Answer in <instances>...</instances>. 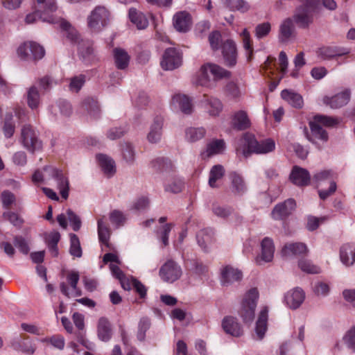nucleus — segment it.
<instances>
[{"label": "nucleus", "instance_id": "nucleus-41", "mask_svg": "<svg viewBox=\"0 0 355 355\" xmlns=\"http://www.w3.org/2000/svg\"><path fill=\"white\" fill-rule=\"evenodd\" d=\"M230 179L232 182V191L236 194L241 195L247 189L245 183L243 178L236 173H232L230 174Z\"/></svg>", "mask_w": 355, "mask_h": 355}, {"label": "nucleus", "instance_id": "nucleus-30", "mask_svg": "<svg viewBox=\"0 0 355 355\" xmlns=\"http://www.w3.org/2000/svg\"><path fill=\"white\" fill-rule=\"evenodd\" d=\"M268 313V309L264 307L259 315L255 327L256 336L258 340L263 339L267 330Z\"/></svg>", "mask_w": 355, "mask_h": 355}, {"label": "nucleus", "instance_id": "nucleus-33", "mask_svg": "<svg viewBox=\"0 0 355 355\" xmlns=\"http://www.w3.org/2000/svg\"><path fill=\"white\" fill-rule=\"evenodd\" d=\"M234 128L239 130H243L248 128L250 125V121L247 113L243 110L235 112L232 120Z\"/></svg>", "mask_w": 355, "mask_h": 355}, {"label": "nucleus", "instance_id": "nucleus-3", "mask_svg": "<svg viewBox=\"0 0 355 355\" xmlns=\"http://www.w3.org/2000/svg\"><path fill=\"white\" fill-rule=\"evenodd\" d=\"M241 142L245 147L243 149L236 148L238 153H242L248 157L251 153L264 154L272 152L275 148V141L268 139L260 142L257 141L254 135L246 133L241 139Z\"/></svg>", "mask_w": 355, "mask_h": 355}, {"label": "nucleus", "instance_id": "nucleus-10", "mask_svg": "<svg viewBox=\"0 0 355 355\" xmlns=\"http://www.w3.org/2000/svg\"><path fill=\"white\" fill-rule=\"evenodd\" d=\"M161 67L164 70H174L182 64V53L180 49L170 47L165 50L161 61Z\"/></svg>", "mask_w": 355, "mask_h": 355}, {"label": "nucleus", "instance_id": "nucleus-4", "mask_svg": "<svg viewBox=\"0 0 355 355\" xmlns=\"http://www.w3.org/2000/svg\"><path fill=\"white\" fill-rule=\"evenodd\" d=\"M304 4L296 8L292 19L299 28H308L313 22V13L317 3L311 0H302Z\"/></svg>", "mask_w": 355, "mask_h": 355}, {"label": "nucleus", "instance_id": "nucleus-13", "mask_svg": "<svg viewBox=\"0 0 355 355\" xmlns=\"http://www.w3.org/2000/svg\"><path fill=\"white\" fill-rule=\"evenodd\" d=\"M182 275L181 268L173 261L168 260L160 268L159 275L166 282L173 283Z\"/></svg>", "mask_w": 355, "mask_h": 355}, {"label": "nucleus", "instance_id": "nucleus-54", "mask_svg": "<svg viewBox=\"0 0 355 355\" xmlns=\"http://www.w3.org/2000/svg\"><path fill=\"white\" fill-rule=\"evenodd\" d=\"M83 103L91 116L94 118L99 116V107L96 100L92 98H87L84 101Z\"/></svg>", "mask_w": 355, "mask_h": 355}, {"label": "nucleus", "instance_id": "nucleus-37", "mask_svg": "<svg viewBox=\"0 0 355 355\" xmlns=\"http://www.w3.org/2000/svg\"><path fill=\"white\" fill-rule=\"evenodd\" d=\"M281 96L283 99L294 107L301 108L303 105V98L302 96L297 93L284 89L282 92Z\"/></svg>", "mask_w": 355, "mask_h": 355}, {"label": "nucleus", "instance_id": "nucleus-12", "mask_svg": "<svg viewBox=\"0 0 355 355\" xmlns=\"http://www.w3.org/2000/svg\"><path fill=\"white\" fill-rule=\"evenodd\" d=\"M44 171L56 181L62 198L67 199L69 196V180L64 175L62 171L52 166H45Z\"/></svg>", "mask_w": 355, "mask_h": 355}, {"label": "nucleus", "instance_id": "nucleus-28", "mask_svg": "<svg viewBox=\"0 0 355 355\" xmlns=\"http://www.w3.org/2000/svg\"><path fill=\"white\" fill-rule=\"evenodd\" d=\"M224 331L232 336L239 337L243 334V329L236 319L229 316L225 317L222 322Z\"/></svg>", "mask_w": 355, "mask_h": 355}, {"label": "nucleus", "instance_id": "nucleus-9", "mask_svg": "<svg viewBox=\"0 0 355 355\" xmlns=\"http://www.w3.org/2000/svg\"><path fill=\"white\" fill-rule=\"evenodd\" d=\"M36 12H40L41 20L51 24H55L59 17L53 15L57 10L55 0H36Z\"/></svg>", "mask_w": 355, "mask_h": 355}, {"label": "nucleus", "instance_id": "nucleus-7", "mask_svg": "<svg viewBox=\"0 0 355 355\" xmlns=\"http://www.w3.org/2000/svg\"><path fill=\"white\" fill-rule=\"evenodd\" d=\"M17 53L21 60L28 61L42 59L44 56L45 51L36 42H26L18 47Z\"/></svg>", "mask_w": 355, "mask_h": 355}, {"label": "nucleus", "instance_id": "nucleus-39", "mask_svg": "<svg viewBox=\"0 0 355 355\" xmlns=\"http://www.w3.org/2000/svg\"><path fill=\"white\" fill-rule=\"evenodd\" d=\"M55 24H58L60 27L66 32V37L72 42H78L79 34L78 31L71 26L66 20L60 18Z\"/></svg>", "mask_w": 355, "mask_h": 355}, {"label": "nucleus", "instance_id": "nucleus-21", "mask_svg": "<svg viewBox=\"0 0 355 355\" xmlns=\"http://www.w3.org/2000/svg\"><path fill=\"white\" fill-rule=\"evenodd\" d=\"M171 106L180 110L185 114H190L193 112L191 100L184 94H175L171 99Z\"/></svg>", "mask_w": 355, "mask_h": 355}, {"label": "nucleus", "instance_id": "nucleus-38", "mask_svg": "<svg viewBox=\"0 0 355 355\" xmlns=\"http://www.w3.org/2000/svg\"><path fill=\"white\" fill-rule=\"evenodd\" d=\"M60 239V234L58 232L53 231L45 236V242L48 245L49 250L53 257H57L58 254V243Z\"/></svg>", "mask_w": 355, "mask_h": 355}, {"label": "nucleus", "instance_id": "nucleus-14", "mask_svg": "<svg viewBox=\"0 0 355 355\" xmlns=\"http://www.w3.org/2000/svg\"><path fill=\"white\" fill-rule=\"evenodd\" d=\"M67 282L69 284L71 288V292H69V289L65 282H62L60 285V291L63 295L67 297L80 296L82 292L80 289L77 287L79 281V274L77 272L71 271L69 272L67 276Z\"/></svg>", "mask_w": 355, "mask_h": 355}, {"label": "nucleus", "instance_id": "nucleus-40", "mask_svg": "<svg viewBox=\"0 0 355 355\" xmlns=\"http://www.w3.org/2000/svg\"><path fill=\"white\" fill-rule=\"evenodd\" d=\"M205 101L207 105L208 113L210 116H216L223 110V104L220 100L213 97L204 96Z\"/></svg>", "mask_w": 355, "mask_h": 355}, {"label": "nucleus", "instance_id": "nucleus-43", "mask_svg": "<svg viewBox=\"0 0 355 355\" xmlns=\"http://www.w3.org/2000/svg\"><path fill=\"white\" fill-rule=\"evenodd\" d=\"M28 336L24 335V334H20L18 338H17L12 343V347L15 349H20L21 351L28 353V354H33L35 351V347L30 345H26V340H28Z\"/></svg>", "mask_w": 355, "mask_h": 355}, {"label": "nucleus", "instance_id": "nucleus-15", "mask_svg": "<svg viewBox=\"0 0 355 355\" xmlns=\"http://www.w3.org/2000/svg\"><path fill=\"white\" fill-rule=\"evenodd\" d=\"M350 97V89H345L333 96H324L322 101L324 105H329L332 109H338L346 105L349 101Z\"/></svg>", "mask_w": 355, "mask_h": 355}, {"label": "nucleus", "instance_id": "nucleus-51", "mask_svg": "<svg viewBox=\"0 0 355 355\" xmlns=\"http://www.w3.org/2000/svg\"><path fill=\"white\" fill-rule=\"evenodd\" d=\"M299 268L304 272L310 274H318L320 272V268L316 265L312 263L310 260L301 259L298 263Z\"/></svg>", "mask_w": 355, "mask_h": 355}, {"label": "nucleus", "instance_id": "nucleus-1", "mask_svg": "<svg viewBox=\"0 0 355 355\" xmlns=\"http://www.w3.org/2000/svg\"><path fill=\"white\" fill-rule=\"evenodd\" d=\"M151 166L157 171L162 173L166 178L164 182L166 191L177 193L184 187L183 181L174 173V166L172 162L165 157H159L151 162Z\"/></svg>", "mask_w": 355, "mask_h": 355}, {"label": "nucleus", "instance_id": "nucleus-26", "mask_svg": "<svg viewBox=\"0 0 355 355\" xmlns=\"http://www.w3.org/2000/svg\"><path fill=\"white\" fill-rule=\"evenodd\" d=\"M173 25L179 32H187L189 30L191 24L190 15L186 11L177 12L173 16Z\"/></svg>", "mask_w": 355, "mask_h": 355}, {"label": "nucleus", "instance_id": "nucleus-19", "mask_svg": "<svg viewBox=\"0 0 355 355\" xmlns=\"http://www.w3.org/2000/svg\"><path fill=\"white\" fill-rule=\"evenodd\" d=\"M222 53L225 64L233 67L236 63L237 50L235 42L232 40H227L222 45Z\"/></svg>", "mask_w": 355, "mask_h": 355}, {"label": "nucleus", "instance_id": "nucleus-50", "mask_svg": "<svg viewBox=\"0 0 355 355\" xmlns=\"http://www.w3.org/2000/svg\"><path fill=\"white\" fill-rule=\"evenodd\" d=\"M224 175V168L221 165H216L212 167L209 173V184L211 187H216V182Z\"/></svg>", "mask_w": 355, "mask_h": 355}, {"label": "nucleus", "instance_id": "nucleus-63", "mask_svg": "<svg viewBox=\"0 0 355 355\" xmlns=\"http://www.w3.org/2000/svg\"><path fill=\"white\" fill-rule=\"evenodd\" d=\"M149 207V200L148 198L142 196L136 199L132 206V209L136 211H143Z\"/></svg>", "mask_w": 355, "mask_h": 355}, {"label": "nucleus", "instance_id": "nucleus-5", "mask_svg": "<svg viewBox=\"0 0 355 355\" xmlns=\"http://www.w3.org/2000/svg\"><path fill=\"white\" fill-rule=\"evenodd\" d=\"M259 298L257 288L250 289L245 295L239 310V315L245 323L252 322L254 318V312Z\"/></svg>", "mask_w": 355, "mask_h": 355}, {"label": "nucleus", "instance_id": "nucleus-42", "mask_svg": "<svg viewBox=\"0 0 355 355\" xmlns=\"http://www.w3.org/2000/svg\"><path fill=\"white\" fill-rule=\"evenodd\" d=\"M97 223L99 241L105 246L109 247V239L110 236V229L107 225L104 223L103 218L98 219Z\"/></svg>", "mask_w": 355, "mask_h": 355}, {"label": "nucleus", "instance_id": "nucleus-56", "mask_svg": "<svg viewBox=\"0 0 355 355\" xmlns=\"http://www.w3.org/2000/svg\"><path fill=\"white\" fill-rule=\"evenodd\" d=\"M271 30V25L269 22H264L258 24L255 28V36L258 39H261L267 36Z\"/></svg>", "mask_w": 355, "mask_h": 355}, {"label": "nucleus", "instance_id": "nucleus-57", "mask_svg": "<svg viewBox=\"0 0 355 355\" xmlns=\"http://www.w3.org/2000/svg\"><path fill=\"white\" fill-rule=\"evenodd\" d=\"M67 215L73 231H78L81 227V220L80 217L71 209L67 210Z\"/></svg>", "mask_w": 355, "mask_h": 355}, {"label": "nucleus", "instance_id": "nucleus-20", "mask_svg": "<svg viewBox=\"0 0 355 355\" xmlns=\"http://www.w3.org/2000/svg\"><path fill=\"white\" fill-rule=\"evenodd\" d=\"M290 180L297 186L304 187L309 184L311 177L306 169L295 166L290 174Z\"/></svg>", "mask_w": 355, "mask_h": 355}, {"label": "nucleus", "instance_id": "nucleus-45", "mask_svg": "<svg viewBox=\"0 0 355 355\" xmlns=\"http://www.w3.org/2000/svg\"><path fill=\"white\" fill-rule=\"evenodd\" d=\"M40 102L39 92L35 86L31 87L27 92V103L32 110L37 108Z\"/></svg>", "mask_w": 355, "mask_h": 355}, {"label": "nucleus", "instance_id": "nucleus-61", "mask_svg": "<svg viewBox=\"0 0 355 355\" xmlns=\"http://www.w3.org/2000/svg\"><path fill=\"white\" fill-rule=\"evenodd\" d=\"M125 217L123 214L118 210H114L110 213V220L112 224L116 226L123 225L125 221Z\"/></svg>", "mask_w": 355, "mask_h": 355}, {"label": "nucleus", "instance_id": "nucleus-46", "mask_svg": "<svg viewBox=\"0 0 355 355\" xmlns=\"http://www.w3.org/2000/svg\"><path fill=\"white\" fill-rule=\"evenodd\" d=\"M225 4L230 10L243 13L248 12L250 8L249 3L244 0H225Z\"/></svg>", "mask_w": 355, "mask_h": 355}, {"label": "nucleus", "instance_id": "nucleus-62", "mask_svg": "<svg viewBox=\"0 0 355 355\" xmlns=\"http://www.w3.org/2000/svg\"><path fill=\"white\" fill-rule=\"evenodd\" d=\"M78 51L81 56L86 61H92L94 58V50L90 44H87L85 47L80 46Z\"/></svg>", "mask_w": 355, "mask_h": 355}, {"label": "nucleus", "instance_id": "nucleus-24", "mask_svg": "<svg viewBox=\"0 0 355 355\" xmlns=\"http://www.w3.org/2000/svg\"><path fill=\"white\" fill-rule=\"evenodd\" d=\"M308 252L306 245L303 243H288L282 250V256L291 257L306 254Z\"/></svg>", "mask_w": 355, "mask_h": 355}, {"label": "nucleus", "instance_id": "nucleus-52", "mask_svg": "<svg viewBox=\"0 0 355 355\" xmlns=\"http://www.w3.org/2000/svg\"><path fill=\"white\" fill-rule=\"evenodd\" d=\"M225 148V141L222 139H216L211 141L207 146L208 155H213L222 153Z\"/></svg>", "mask_w": 355, "mask_h": 355}, {"label": "nucleus", "instance_id": "nucleus-60", "mask_svg": "<svg viewBox=\"0 0 355 355\" xmlns=\"http://www.w3.org/2000/svg\"><path fill=\"white\" fill-rule=\"evenodd\" d=\"M122 154L123 159L127 162H132L135 158V150L133 146L129 144L125 143L122 148Z\"/></svg>", "mask_w": 355, "mask_h": 355}, {"label": "nucleus", "instance_id": "nucleus-34", "mask_svg": "<svg viewBox=\"0 0 355 355\" xmlns=\"http://www.w3.org/2000/svg\"><path fill=\"white\" fill-rule=\"evenodd\" d=\"M348 53L349 51L346 49L336 46H325L320 48L318 51L319 55L324 60H330L347 54Z\"/></svg>", "mask_w": 355, "mask_h": 355}, {"label": "nucleus", "instance_id": "nucleus-58", "mask_svg": "<svg viewBox=\"0 0 355 355\" xmlns=\"http://www.w3.org/2000/svg\"><path fill=\"white\" fill-rule=\"evenodd\" d=\"M225 93L227 96L232 98H239L241 94L239 87L234 82H230L227 84L225 87Z\"/></svg>", "mask_w": 355, "mask_h": 355}, {"label": "nucleus", "instance_id": "nucleus-18", "mask_svg": "<svg viewBox=\"0 0 355 355\" xmlns=\"http://www.w3.org/2000/svg\"><path fill=\"white\" fill-rule=\"evenodd\" d=\"M243 274L238 268L231 266H225L221 270V284L224 286H228L242 279Z\"/></svg>", "mask_w": 355, "mask_h": 355}, {"label": "nucleus", "instance_id": "nucleus-48", "mask_svg": "<svg viewBox=\"0 0 355 355\" xmlns=\"http://www.w3.org/2000/svg\"><path fill=\"white\" fill-rule=\"evenodd\" d=\"M240 36L242 40L243 48L246 51L247 59L248 60H250L253 54V47L252 45L250 34L247 28H244L240 34Z\"/></svg>", "mask_w": 355, "mask_h": 355}, {"label": "nucleus", "instance_id": "nucleus-8", "mask_svg": "<svg viewBox=\"0 0 355 355\" xmlns=\"http://www.w3.org/2000/svg\"><path fill=\"white\" fill-rule=\"evenodd\" d=\"M21 141L24 147L32 153L41 150L42 147V141L38 139L37 134L29 125L22 127Z\"/></svg>", "mask_w": 355, "mask_h": 355}, {"label": "nucleus", "instance_id": "nucleus-25", "mask_svg": "<svg viewBox=\"0 0 355 355\" xmlns=\"http://www.w3.org/2000/svg\"><path fill=\"white\" fill-rule=\"evenodd\" d=\"M295 33V26L292 18H286L282 21L279 26V40L281 42H288Z\"/></svg>", "mask_w": 355, "mask_h": 355}, {"label": "nucleus", "instance_id": "nucleus-44", "mask_svg": "<svg viewBox=\"0 0 355 355\" xmlns=\"http://www.w3.org/2000/svg\"><path fill=\"white\" fill-rule=\"evenodd\" d=\"M198 245L204 250H206L208 245L212 242L213 232L211 230H200L196 235Z\"/></svg>", "mask_w": 355, "mask_h": 355}, {"label": "nucleus", "instance_id": "nucleus-32", "mask_svg": "<svg viewBox=\"0 0 355 355\" xmlns=\"http://www.w3.org/2000/svg\"><path fill=\"white\" fill-rule=\"evenodd\" d=\"M114 64L117 69H125L129 64L130 57L123 49L116 48L113 50Z\"/></svg>", "mask_w": 355, "mask_h": 355}, {"label": "nucleus", "instance_id": "nucleus-64", "mask_svg": "<svg viewBox=\"0 0 355 355\" xmlns=\"http://www.w3.org/2000/svg\"><path fill=\"white\" fill-rule=\"evenodd\" d=\"M344 340L349 348L355 351V327L347 331L344 337Z\"/></svg>", "mask_w": 355, "mask_h": 355}, {"label": "nucleus", "instance_id": "nucleus-47", "mask_svg": "<svg viewBox=\"0 0 355 355\" xmlns=\"http://www.w3.org/2000/svg\"><path fill=\"white\" fill-rule=\"evenodd\" d=\"M70 248L69 253L70 254L76 258H80L82 257L83 250L80 246V243L78 237L75 234H70Z\"/></svg>", "mask_w": 355, "mask_h": 355}, {"label": "nucleus", "instance_id": "nucleus-22", "mask_svg": "<svg viewBox=\"0 0 355 355\" xmlns=\"http://www.w3.org/2000/svg\"><path fill=\"white\" fill-rule=\"evenodd\" d=\"M295 207V202L293 199H288L283 203L277 205L272 213V217L275 220L283 219L288 216Z\"/></svg>", "mask_w": 355, "mask_h": 355}, {"label": "nucleus", "instance_id": "nucleus-11", "mask_svg": "<svg viewBox=\"0 0 355 355\" xmlns=\"http://www.w3.org/2000/svg\"><path fill=\"white\" fill-rule=\"evenodd\" d=\"M335 173L331 170H324L316 173L313 175V180L320 184L324 180H331L329 189H321L318 191V194L322 200L327 199L332 195L336 190V183L333 180Z\"/></svg>", "mask_w": 355, "mask_h": 355}, {"label": "nucleus", "instance_id": "nucleus-6", "mask_svg": "<svg viewBox=\"0 0 355 355\" xmlns=\"http://www.w3.org/2000/svg\"><path fill=\"white\" fill-rule=\"evenodd\" d=\"M110 19V12L102 6H96L87 17L88 27L95 32L101 31L107 26Z\"/></svg>", "mask_w": 355, "mask_h": 355}, {"label": "nucleus", "instance_id": "nucleus-35", "mask_svg": "<svg viewBox=\"0 0 355 355\" xmlns=\"http://www.w3.org/2000/svg\"><path fill=\"white\" fill-rule=\"evenodd\" d=\"M129 18L138 29H145L148 26V20L144 13L136 8H131L129 10Z\"/></svg>", "mask_w": 355, "mask_h": 355}, {"label": "nucleus", "instance_id": "nucleus-36", "mask_svg": "<svg viewBox=\"0 0 355 355\" xmlns=\"http://www.w3.org/2000/svg\"><path fill=\"white\" fill-rule=\"evenodd\" d=\"M162 123L161 118L155 119L147 136L148 140L150 143H157L161 139Z\"/></svg>", "mask_w": 355, "mask_h": 355}, {"label": "nucleus", "instance_id": "nucleus-49", "mask_svg": "<svg viewBox=\"0 0 355 355\" xmlns=\"http://www.w3.org/2000/svg\"><path fill=\"white\" fill-rule=\"evenodd\" d=\"M205 130L203 128H189L186 130V139L190 142L197 141L204 137Z\"/></svg>", "mask_w": 355, "mask_h": 355}, {"label": "nucleus", "instance_id": "nucleus-17", "mask_svg": "<svg viewBox=\"0 0 355 355\" xmlns=\"http://www.w3.org/2000/svg\"><path fill=\"white\" fill-rule=\"evenodd\" d=\"M305 299V293L300 288H295L288 291L284 296L286 304L291 309H298Z\"/></svg>", "mask_w": 355, "mask_h": 355}, {"label": "nucleus", "instance_id": "nucleus-2", "mask_svg": "<svg viewBox=\"0 0 355 355\" xmlns=\"http://www.w3.org/2000/svg\"><path fill=\"white\" fill-rule=\"evenodd\" d=\"M230 74V71L217 64L207 63L200 67L193 83L202 87H211L214 84L211 77L214 81H217L223 78H229Z\"/></svg>", "mask_w": 355, "mask_h": 355}, {"label": "nucleus", "instance_id": "nucleus-53", "mask_svg": "<svg viewBox=\"0 0 355 355\" xmlns=\"http://www.w3.org/2000/svg\"><path fill=\"white\" fill-rule=\"evenodd\" d=\"M313 121L320 126L323 125L326 127H334L339 123L337 119L324 115H316L314 116Z\"/></svg>", "mask_w": 355, "mask_h": 355}, {"label": "nucleus", "instance_id": "nucleus-16", "mask_svg": "<svg viewBox=\"0 0 355 355\" xmlns=\"http://www.w3.org/2000/svg\"><path fill=\"white\" fill-rule=\"evenodd\" d=\"M261 254L256 258V263L262 265L264 263L270 262L274 257L275 246L273 241L268 237L264 238L261 243Z\"/></svg>", "mask_w": 355, "mask_h": 355}, {"label": "nucleus", "instance_id": "nucleus-27", "mask_svg": "<svg viewBox=\"0 0 355 355\" xmlns=\"http://www.w3.org/2000/svg\"><path fill=\"white\" fill-rule=\"evenodd\" d=\"M96 159L103 173L111 177L116 173V165L114 159L104 154H98L96 155Z\"/></svg>", "mask_w": 355, "mask_h": 355}, {"label": "nucleus", "instance_id": "nucleus-59", "mask_svg": "<svg viewBox=\"0 0 355 355\" xmlns=\"http://www.w3.org/2000/svg\"><path fill=\"white\" fill-rule=\"evenodd\" d=\"M1 202L6 209H8L15 202V196L11 191L6 190L1 193Z\"/></svg>", "mask_w": 355, "mask_h": 355}, {"label": "nucleus", "instance_id": "nucleus-23", "mask_svg": "<svg viewBox=\"0 0 355 355\" xmlns=\"http://www.w3.org/2000/svg\"><path fill=\"white\" fill-rule=\"evenodd\" d=\"M310 133L307 134V139L313 144L318 145V141L326 142L328 140L327 132L313 121L309 122Z\"/></svg>", "mask_w": 355, "mask_h": 355}, {"label": "nucleus", "instance_id": "nucleus-29", "mask_svg": "<svg viewBox=\"0 0 355 355\" xmlns=\"http://www.w3.org/2000/svg\"><path fill=\"white\" fill-rule=\"evenodd\" d=\"M340 259L346 266L355 263V246L350 244L343 245L340 250Z\"/></svg>", "mask_w": 355, "mask_h": 355}, {"label": "nucleus", "instance_id": "nucleus-31", "mask_svg": "<svg viewBox=\"0 0 355 355\" xmlns=\"http://www.w3.org/2000/svg\"><path fill=\"white\" fill-rule=\"evenodd\" d=\"M97 335L98 338L103 342H107L110 340L112 329L110 323L107 318L103 317L98 320Z\"/></svg>", "mask_w": 355, "mask_h": 355}, {"label": "nucleus", "instance_id": "nucleus-55", "mask_svg": "<svg viewBox=\"0 0 355 355\" xmlns=\"http://www.w3.org/2000/svg\"><path fill=\"white\" fill-rule=\"evenodd\" d=\"M150 321L148 318H143L140 320L139 323V329L137 333V338L139 340H144L146 331L150 328Z\"/></svg>", "mask_w": 355, "mask_h": 355}]
</instances>
